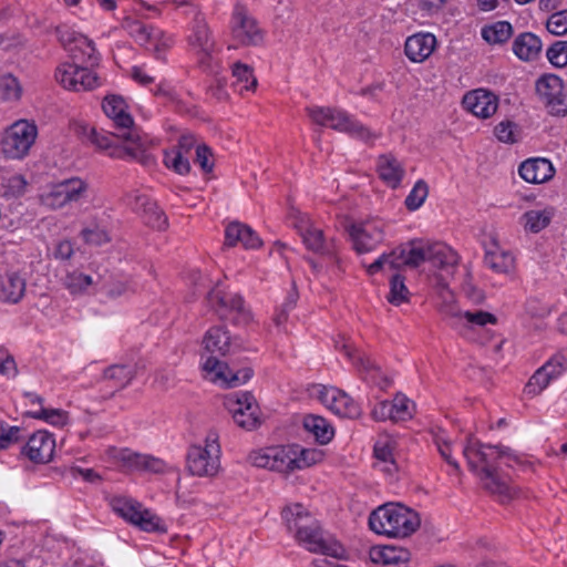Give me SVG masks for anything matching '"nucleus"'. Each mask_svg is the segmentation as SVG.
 <instances>
[{
    "mask_svg": "<svg viewBox=\"0 0 567 567\" xmlns=\"http://www.w3.org/2000/svg\"><path fill=\"white\" fill-rule=\"evenodd\" d=\"M0 94L3 100L16 101L21 95V87L18 80L11 74L0 78Z\"/></svg>",
    "mask_w": 567,
    "mask_h": 567,
    "instance_id": "54",
    "label": "nucleus"
},
{
    "mask_svg": "<svg viewBox=\"0 0 567 567\" xmlns=\"http://www.w3.org/2000/svg\"><path fill=\"white\" fill-rule=\"evenodd\" d=\"M420 524L421 518L415 511L395 503L379 506L369 517L370 528L389 537H408Z\"/></svg>",
    "mask_w": 567,
    "mask_h": 567,
    "instance_id": "5",
    "label": "nucleus"
},
{
    "mask_svg": "<svg viewBox=\"0 0 567 567\" xmlns=\"http://www.w3.org/2000/svg\"><path fill=\"white\" fill-rule=\"evenodd\" d=\"M563 369L559 361H548L529 378L524 389L525 393L532 396L538 395L554 378L560 374Z\"/></svg>",
    "mask_w": 567,
    "mask_h": 567,
    "instance_id": "26",
    "label": "nucleus"
},
{
    "mask_svg": "<svg viewBox=\"0 0 567 567\" xmlns=\"http://www.w3.org/2000/svg\"><path fill=\"white\" fill-rule=\"evenodd\" d=\"M62 284L72 295L83 293L87 287L93 284V279L89 275H84L78 270L66 272L62 279Z\"/></svg>",
    "mask_w": 567,
    "mask_h": 567,
    "instance_id": "48",
    "label": "nucleus"
},
{
    "mask_svg": "<svg viewBox=\"0 0 567 567\" xmlns=\"http://www.w3.org/2000/svg\"><path fill=\"white\" fill-rule=\"evenodd\" d=\"M303 426L322 445L329 443L334 435V430L330 423L319 415H307L303 419Z\"/></svg>",
    "mask_w": 567,
    "mask_h": 567,
    "instance_id": "36",
    "label": "nucleus"
},
{
    "mask_svg": "<svg viewBox=\"0 0 567 567\" xmlns=\"http://www.w3.org/2000/svg\"><path fill=\"white\" fill-rule=\"evenodd\" d=\"M554 215L555 209L551 207L532 209L524 213L520 220L526 231L537 234L550 224Z\"/></svg>",
    "mask_w": 567,
    "mask_h": 567,
    "instance_id": "35",
    "label": "nucleus"
},
{
    "mask_svg": "<svg viewBox=\"0 0 567 567\" xmlns=\"http://www.w3.org/2000/svg\"><path fill=\"white\" fill-rule=\"evenodd\" d=\"M547 58L557 68L567 65V41H556L553 43L547 50Z\"/></svg>",
    "mask_w": 567,
    "mask_h": 567,
    "instance_id": "55",
    "label": "nucleus"
},
{
    "mask_svg": "<svg viewBox=\"0 0 567 567\" xmlns=\"http://www.w3.org/2000/svg\"><path fill=\"white\" fill-rule=\"evenodd\" d=\"M55 450V441L47 431L33 433L22 453L33 463L47 464L52 461Z\"/></svg>",
    "mask_w": 567,
    "mask_h": 567,
    "instance_id": "23",
    "label": "nucleus"
},
{
    "mask_svg": "<svg viewBox=\"0 0 567 567\" xmlns=\"http://www.w3.org/2000/svg\"><path fill=\"white\" fill-rule=\"evenodd\" d=\"M207 299L220 319H231L238 326L252 320L250 310L238 292L215 288L208 292Z\"/></svg>",
    "mask_w": 567,
    "mask_h": 567,
    "instance_id": "10",
    "label": "nucleus"
},
{
    "mask_svg": "<svg viewBox=\"0 0 567 567\" xmlns=\"http://www.w3.org/2000/svg\"><path fill=\"white\" fill-rule=\"evenodd\" d=\"M25 292V279L17 272H8L1 280L0 298L10 303L19 302Z\"/></svg>",
    "mask_w": 567,
    "mask_h": 567,
    "instance_id": "33",
    "label": "nucleus"
},
{
    "mask_svg": "<svg viewBox=\"0 0 567 567\" xmlns=\"http://www.w3.org/2000/svg\"><path fill=\"white\" fill-rule=\"evenodd\" d=\"M114 457L122 468L128 472L145 471L157 474L166 470V463L163 460L127 449L117 451Z\"/></svg>",
    "mask_w": 567,
    "mask_h": 567,
    "instance_id": "22",
    "label": "nucleus"
},
{
    "mask_svg": "<svg viewBox=\"0 0 567 567\" xmlns=\"http://www.w3.org/2000/svg\"><path fill=\"white\" fill-rule=\"evenodd\" d=\"M104 378L114 381L118 389H124L134 379V369L130 365L114 364L104 371Z\"/></svg>",
    "mask_w": 567,
    "mask_h": 567,
    "instance_id": "49",
    "label": "nucleus"
},
{
    "mask_svg": "<svg viewBox=\"0 0 567 567\" xmlns=\"http://www.w3.org/2000/svg\"><path fill=\"white\" fill-rule=\"evenodd\" d=\"M81 235L83 237V240L90 245L99 246L110 241V236L107 231L99 226H94L92 228H84L81 231Z\"/></svg>",
    "mask_w": 567,
    "mask_h": 567,
    "instance_id": "58",
    "label": "nucleus"
},
{
    "mask_svg": "<svg viewBox=\"0 0 567 567\" xmlns=\"http://www.w3.org/2000/svg\"><path fill=\"white\" fill-rule=\"evenodd\" d=\"M231 39L239 47H260L265 41V30L259 21L243 6H236L230 21Z\"/></svg>",
    "mask_w": 567,
    "mask_h": 567,
    "instance_id": "11",
    "label": "nucleus"
},
{
    "mask_svg": "<svg viewBox=\"0 0 567 567\" xmlns=\"http://www.w3.org/2000/svg\"><path fill=\"white\" fill-rule=\"evenodd\" d=\"M32 403H38L39 405H42V398L32 395L31 399ZM28 416L43 420L47 423L62 427L68 424L69 422V413L61 409H45L43 406H40L37 411H31L27 413Z\"/></svg>",
    "mask_w": 567,
    "mask_h": 567,
    "instance_id": "37",
    "label": "nucleus"
},
{
    "mask_svg": "<svg viewBox=\"0 0 567 567\" xmlns=\"http://www.w3.org/2000/svg\"><path fill=\"white\" fill-rule=\"evenodd\" d=\"M371 416L374 421L383 422L390 420L394 422V415L390 401L383 400L379 402L371 411Z\"/></svg>",
    "mask_w": 567,
    "mask_h": 567,
    "instance_id": "63",
    "label": "nucleus"
},
{
    "mask_svg": "<svg viewBox=\"0 0 567 567\" xmlns=\"http://www.w3.org/2000/svg\"><path fill=\"white\" fill-rule=\"evenodd\" d=\"M291 454L295 456L291 472L310 467L323 460V452L318 449H303L300 445H291Z\"/></svg>",
    "mask_w": 567,
    "mask_h": 567,
    "instance_id": "39",
    "label": "nucleus"
},
{
    "mask_svg": "<svg viewBox=\"0 0 567 567\" xmlns=\"http://www.w3.org/2000/svg\"><path fill=\"white\" fill-rule=\"evenodd\" d=\"M463 455L470 470L482 481L484 489L496 496L501 503H507L515 497L514 487L498 474L502 465L512 467L519 462V456L509 447L482 444L470 437L463 447Z\"/></svg>",
    "mask_w": 567,
    "mask_h": 567,
    "instance_id": "1",
    "label": "nucleus"
},
{
    "mask_svg": "<svg viewBox=\"0 0 567 567\" xmlns=\"http://www.w3.org/2000/svg\"><path fill=\"white\" fill-rule=\"evenodd\" d=\"M102 107L106 116L114 122V134L124 143V148L114 150L111 157L120 159L128 157L142 165L153 163V157L146 153L143 140L134 128L132 116L126 112L124 99L118 95L106 96Z\"/></svg>",
    "mask_w": 567,
    "mask_h": 567,
    "instance_id": "4",
    "label": "nucleus"
},
{
    "mask_svg": "<svg viewBox=\"0 0 567 567\" xmlns=\"http://www.w3.org/2000/svg\"><path fill=\"white\" fill-rule=\"evenodd\" d=\"M173 38L164 30L156 28L154 31L151 44L154 47L155 53L159 54L171 48Z\"/></svg>",
    "mask_w": 567,
    "mask_h": 567,
    "instance_id": "61",
    "label": "nucleus"
},
{
    "mask_svg": "<svg viewBox=\"0 0 567 567\" xmlns=\"http://www.w3.org/2000/svg\"><path fill=\"white\" fill-rule=\"evenodd\" d=\"M307 114L311 121L320 126H327L340 133L348 134L363 143H372L378 134L358 121L352 115L337 107L310 106Z\"/></svg>",
    "mask_w": 567,
    "mask_h": 567,
    "instance_id": "6",
    "label": "nucleus"
},
{
    "mask_svg": "<svg viewBox=\"0 0 567 567\" xmlns=\"http://www.w3.org/2000/svg\"><path fill=\"white\" fill-rule=\"evenodd\" d=\"M383 223L374 219H367L359 223H351L346 229L352 240L353 248L358 254H367L374 250L384 239Z\"/></svg>",
    "mask_w": 567,
    "mask_h": 567,
    "instance_id": "16",
    "label": "nucleus"
},
{
    "mask_svg": "<svg viewBox=\"0 0 567 567\" xmlns=\"http://www.w3.org/2000/svg\"><path fill=\"white\" fill-rule=\"evenodd\" d=\"M378 173L384 183L392 188H396L405 171L398 158L391 154H383L378 159Z\"/></svg>",
    "mask_w": 567,
    "mask_h": 567,
    "instance_id": "32",
    "label": "nucleus"
},
{
    "mask_svg": "<svg viewBox=\"0 0 567 567\" xmlns=\"http://www.w3.org/2000/svg\"><path fill=\"white\" fill-rule=\"evenodd\" d=\"M369 556L375 564L400 566L410 560L411 554L403 547L375 546L370 549Z\"/></svg>",
    "mask_w": 567,
    "mask_h": 567,
    "instance_id": "30",
    "label": "nucleus"
},
{
    "mask_svg": "<svg viewBox=\"0 0 567 567\" xmlns=\"http://www.w3.org/2000/svg\"><path fill=\"white\" fill-rule=\"evenodd\" d=\"M63 196V192H61L59 185L54 184L48 190L40 194L39 200L41 205L48 208L59 209L69 204Z\"/></svg>",
    "mask_w": 567,
    "mask_h": 567,
    "instance_id": "53",
    "label": "nucleus"
},
{
    "mask_svg": "<svg viewBox=\"0 0 567 567\" xmlns=\"http://www.w3.org/2000/svg\"><path fill=\"white\" fill-rule=\"evenodd\" d=\"M58 82L68 90L90 91L99 86L100 79L90 68L79 64L63 63L55 72Z\"/></svg>",
    "mask_w": 567,
    "mask_h": 567,
    "instance_id": "19",
    "label": "nucleus"
},
{
    "mask_svg": "<svg viewBox=\"0 0 567 567\" xmlns=\"http://www.w3.org/2000/svg\"><path fill=\"white\" fill-rule=\"evenodd\" d=\"M270 446L256 449L249 452L247 462L255 467L270 471Z\"/></svg>",
    "mask_w": 567,
    "mask_h": 567,
    "instance_id": "57",
    "label": "nucleus"
},
{
    "mask_svg": "<svg viewBox=\"0 0 567 567\" xmlns=\"http://www.w3.org/2000/svg\"><path fill=\"white\" fill-rule=\"evenodd\" d=\"M165 165L179 175H186L190 172V163L185 154L172 148L165 152Z\"/></svg>",
    "mask_w": 567,
    "mask_h": 567,
    "instance_id": "50",
    "label": "nucleus"
},
{
    "mask_svg": "<svg viewBox=\"0 0 567 567\" xmlns=\"http://www.w3.org/2000/svg\"><path fill=\"white\" fill-rule=\"evenodd\" d=\"M270 471L289 474L295 455L291 454V445H271L270 450Z\"/></svg>",
    "mask_w": 567,
    "mask_h": 567,
    "instance_id": "38",
    "label": "nucleus"
},
{
    "mask_svg": "<svg viewBox=\"0 0 567 567\" xmlns=\"http://www.w3.org/2000/svg\"><path fill=\"white\" fill-rule=\"evenodd\" d=\"M462 103L464 109L473 115L488 118L498 107V97L491 91L477 89L466 93Z\"/></svg>",
    "mask_w": 567,
    "mask_h": 567,
    "instance_id": "24",
    "label": "nucleus"
},
{
    "mask_svg": "<svg viewBox=\"0 0 567 567\" xmlns=\"http://www.w3.org/2000/svg\"><path fill=\"white\" fill-rule=\"evenodd\" d=\"M212 156V150L206 144H199L196 146V162L206 173H210L214 168V163L210 162Z\"/></svg>",
    "mask_w": 567,
    "mask_h": 567,
    "instance_id": "62",
    "label": "nucleus"
},
{
    "mask_svg": "<svg viewBox=\"0 0 567 567\" xmlns=\"http://www.w3.org/2000/svg\"><path fill=\"white\" fill-rule=\"evenodd\" d=\"M436 39L431 33H417L405 41L404 52L412 62L425 61L434 51Z\"/></svg>",
    "mask_w": 567,
    "mask_h": 567,
    "instance_id": "27",
    "label": "nucleus"
},
{
    "mask_svg": "<svg viewBox=\"0 0 567 567\" xmlns=\"http://www.w3.org/2000/svg\"><path fill=\"white\" fill-rule=\"evenodd\" d=\"M231 74L236 79L237 83H244L245 85L240 89L239 93L243 95L244 92H255L258 86V80L254 75V69L243 62H236L231 66Z\"/></svg>",
    "mask_w": 567,
    "mask_h": 567,
    "instance_id": "42",
    "label": "nucleus"
},
{
    "mask_svg": "<svg viewBox=\"0 0 567 567\" xmlns=\"http://www.w3.org/2000/svg\"><path fill=\"white\" fill-rule=\"evenodd\" d=\"M410 300V291L405 286V277L401 274H395L390 279V292L388 301L393 306H401Z\"/></svg>",
    "mask_w": 567,
    "mask_h": 567,
    "instance_id": "47",
    "label": "nucleus"
},
{
    "mask_svg": "<svg viewBox=\"0 0 567 567\" xmlns=\"http://www.w3.org/2000/svg\"><path fill=\"white\" fill-rule=\"evenodd\" d=\"M281 516L290 532L295 533V538L307 550L342 558L344 556L343 546L332 536L324 533L319 522L300 503L286 506Z\"/></svg>",
    "mask_w": 567,
    "mask_h": 567,
    "instance_id": "3",
    "label": "nucleus"
},
{
    "mask_svg": "<svg viewBox=\"0 0 567 567\" xmlns=\"http://www.w3.org/2000/svg\"><path fill=\"white\" fill-rule=\"evenodd\" d=\"M113 511L126 522L138 527L143 532L165 534L167 527L163 519L135 499L127 497H114L112 499Z\"/></svg>",
    "mask_w": 567,
    "mask_h": 567,
    "instance_id": "9",
    "label": "nucleus"
},
{
    "mask_svg": "<svg viewBox=\"0 0 567 567\" xmlns=\"http://www.w3.org/2000/svg\"><path fill=\"white\" fill-rule=\"evenodd\" d=\"M235 338L224 326L210 327L203 336L200 355L205 359L204 363L209 360H220L233 350Z\"/></svg>",
    "mask_w": 567,
    "mask_h": 567,
    "instance_id": "20",
    "label": "nucleus"
},
{
    "mask_svg": "<svg viewBox=\"0 0 567 567\" xmlns=\"http://www.w3.org/2000/svg\"><path fill=\"white\" fill-rule=\"evenodd\" d=\"M293 227L302 239L305 247L317 255L333 256V240L327 239L324 231L303 214L295 217Z\"/></svg>",
    "mask_w": 567,
    "mask_h": 567,
    "instance_id": "17",
    "label": "nucleus"
},
{
    "mask_svg": "<svg viewBox=\"0 0 567 567\" xmlns=\"http://www.w3.org/2000/svg\"><path fill=\"white\" fill-rule=\"evenodd\" d=\"M512 33V25L507 21H498L482 29L483 39L492 44L506 42Z\"/></svg>",
    "mask_w": 567,
    "mask_h": 567,
    "instance_id": "43",
    "label": "nucleus"
},
{
    "mask_svg": "<svg viewBox=\"0 0 567 567\" xmlns=\"http://www.w3.org/2000/svg\"><path fill=\"white\" fill-rule=\"evenodd\" d=\"M542 50V41L533 33L526 32L518 35L513 43L514 53L525 61L534 60Z\"/></svg>",
    "mask_w": 567,
    "mask_h": 567,
    "instance_id": "34",
    "label": "nucleus"
},
{
    "mask_svg": "<svg viewBox=\"0 0 567 567\" xmlns=\"http://www.w3.org/2000/svg\"><path fill=\"white\" fill-rule=\"evenodd\" d=\"M61 44L69 51L72 64L92 68L99 63V54L92 40L69 29L58 28Z\"/></svg>",
    "mask_w": 567,
    "mask_h": 567,
    "instance_id": "14",
    "label": "nucleus"
},
{
    "mask_svg": "<svg viewBox=\"0 0 567 567\" xmlns=\"http://www.w3.org/2000/svg\"><path fill=\"white\" fill-rule=\"evenodd\" d=\"M429 195V186L423 181H417L410 194L405 198V206L409 210H416L420 208L423 203L425 202L426 197Z\"/></svg>",
    "mask_w": 567,
    "mask_h": 567,
    "instance_id": "51",
    "label": "nucleus"
},
{
    "mask_svg": "<svg viewBox=\"0 0 567 567\" xmlns=\"http://www.w3.org/2000/svg\"><path fill=\"white\" fill-rule=\"evenodd\" d=\"M37 126L28 121H17L2 137V152L10 158L24 157L37 138Z\"/></svg>",
    "mask_w": 567,
    "mask_h": 567,
    "instance_id": "12",
    "label": "nucleus"
},
{
    "mask_svg": "<svg viewBox=\"0 0 567 567\" xmlns=\"http://www.w3.org/2000/svg\"><path fill=\"white\" fill-rule=\"evenodd\" d=\"M75 132L86 137V140L94 145L97 150H109V155L116 148H124L114 143V138L120 140L114 132L97 131L95 127H91L84 124H78Z\"/></svg>",
    "mask_w": 567,
    "mask_h": 567,
    "instance_id": "31",
    "label": "nucleus"
},
{
    "mask_svg": "<svg viewBox=\"0 0 567 567\" xmlns=\"http://www.w3.org/2000/svg\"><path fill=\"white\" fill-rule=\"evenodd\" d=\"M461 315L467 320L468 323L478 327H484L487 323L495 324L497 321L496 317L493 313L483 310L465 311Z\"/></svg>",
    "mask_w": 567,
    "mask_h": 567,
    "instance_id": "60",
    "label": "nucleus"
},
{
    "mask_svg": "<svg viewBox=\"0 0 567 567\" xmlns=\"http://www.w3.org/2000/svg\"><path fill=\"white\" fill-rule=\"evenodd\" d=\"M484 264L498 275H512L515 271V257L495 239L485 248Z\"/></svg>",
    "mask_w": 567,
    "mask_h": 567,
    "instance_id": "25",
    "label": "nucleus"
},
{
    "mask_svg": "<svg viewBox=\"0 0 567 567\" xmlns=\"http://www.w3.org/2000/svg\"><path fill=\"white\" fill-rule=\"evenodd\" d=\"M187 43L198 58V64L205 71L213 72V53L216 42L207 19L199 7H194V20Z\"/></svg>",
    "mask_w": 567,
    "mask_h": 567,
    "instance_id": "8",
    "label": "nucleus"
},
{
    "mask_svg": "<svg viewBox=\"0 0 567 567\" xmlns=\"http://www.w3.org/2000/svg\"><path fill=\"white\" fill-rule=\"evenodd\" d=\"M390 403L394 415V422L409 421L413 419L415 404L405 394L398 392Z\"/></svg>",
    "mask_w": 567,
    "mask_h": 567,
    "instance_id": "46",
    "label": "nucleus"
},
{
    "mask_svg": "<svg viewBox=\"0 0 567 567\" xmlns=\"http://www.w3.org/2000/svg\"><path fill=\"white\" fill-rule=\"evenodd\" d=\"M535 89L550 115L565 116L567 114V91L559 76L545 74L536 81Z\"/></svg>",
    "mask_w": 567,
    "mask_h": 567,
    "instance_id": "15",
    "label": "nucleus"
},
{
    "mask_svg": "<svg viewBox=\"0 0 567 567\" xmlns=\"http://www.w3.org/2000/svg\"><path fill=\"white\" fill-rule=\"evenodd\" d=\"M494 133L499 142L503 143H515L516 140V124L512 121H503L498 123Z\"/></svg>",
    "mask_w": 567,
    "mask_h": 567,
    "instance_id": "59",
    "label": "nucleus"
},
{
    "mask_svg": "<svg viewBox=\"0 0 567 567\" xmlns=\"http://www.w3.org/2000/svg\"><path fill=\"white\" fill-rule=\"evenodd\" d=\"M123 28L128 31L130 35L143 47L150 45L156 27L147 25L138 20L125 18Z\"/></svg>",
    "mask_w": 567,
    "mask_h": 567,
    "instance_id": "40",
    "label": "nucleus"
},
{
    "mask_svg": "<svg viewBox=\"0 0 567 567\" xmlns=\"http://www.w3.org/2000/svg\"><path fill=\"white\" fill-rule=\"evenodd\" d=\"M61 192H63V198L70 203H76L82 199L87 192V184L78 177L69 178L58 183Z\"/></svg>",
    "mask_w": 567,
    "mask_h": 567,
    "instance_id": "45",
    "label": "nucleus"
},
{
    "mask_svg": "<svg viewBox=\"0 0 567 567\" xmlns=\"http://www.w3.org/2000/svg\"><path fill=\"white\" fill-rule=\"evenodd\" d=\"M425 261L452 276L458 258L443 243L414 240L393 249L390 254H383L367 268V271L374 275L385 267L391 270H400L402 267L416 268Z\"/></svg>",
    "mask_w": 567,
    "mask_h": 567,
    "instance_id": "2",
    "label": "nucleus"
},
{
    "mask_svg": "<svg viewBox=\"0 0 567 567\" xmlns=\"http://www.w3.org/2000/svg\"><path fill=\"white\" fill-rule=\"evenodd\" d=\"M555 169L551 163L546 158L527 159L519 166L520 177L534 184H540L549 181L554 176Z\"/></svg>",
    "mask_w": 567,
    "mask_h": 567,
    "instance_id": "28",
    "label": "nucleus"
},
{
    "mask_svg": "<svg viewBox=\"0 0 567 567\" xmlns=\"http://www.w3.org/2000/svg\"><path fill=\"white\" fill-rule=\"evenodd\" d=\"M312 391V394L337 415L349 419H357L361 415L360 406L344 391L321 384L313 386Z\"/></svg>",
    "mask_w": 567,
    "mask_h": 567,
    "instance_id": "18",
    "label": "nucleus"
},
{
    "mask_svg": "<svg viewBox=\"0 0 567 567\" xmlns=\"http://www.w3.org/2000/svg\"><path fill=\"white\" fill-rule=\"evenodd\" d=\"M432 434H433V441H434L441 456L451 466H453L455 470H458L460 465L456 462V460L453 457V451H454L453 440L442 429H437L436 431H433Z\"/></svg>",
    "mask_w": 567,
    "mask_h": 567,
    "instance_id": "44",
    "label": "nucleus"
},
{
    "mask_svg": "<svg viewBox=\"0 0 567 567\" xmlns=\"http://www.w3.org/2000/svg\"><path fill=\"white\" fill-rule=\"evenodd\" d=\"M186 462L189 473L194 476H216L220 470V444L217 432H208L204 445H192Z\"/></svg>",
    "mask_w": 567,
    "mask_h": 567,
    "instance_id": "7",
    "label": "nucleus"
},
{
    "mask_svg": "<svg viewBox=\"0 0 567 567\" xmlns=\"http://www.w3.org/2000/svg\"><path fill=\"white\" fill-rule=\"evenodd\" d=\"M547 30L555 35L567 33V10L553 13L546 23Z\"/></svg>",
    "mask_w": 567,
    "mask_h": 567,
    "instance_id": "56",
    "label": "nucleus"
},
{
    "mask_svg": "<svg viewBox=\"0 0 567 567\" xmlns=\"http://www.w3.org/2000/svg\"><path fill=\"white\" fill-rule=\"evenodd\" d=\"M393 446L394 441L390 437L379 440L374 445V456L378 461L384 464L381 471L388 474H392L398 470L392 455Z\"/></svg>",
    "mask_w": 567,
    "mask_h": 567,
    "instance_id": "41",
    "label": "nucleus"
},
{
    "mask_svg": "<svg viewBox=\"0 0 567 567\" xmlns=\"http://www.w3.org/2000/svg\"><path fill=\"white\" fill-rule=\"evenodd\" d=\"M225 406L231 413L235 423L246 430L254 431L261 424L259 406L249 392L233 393L226 396Z\"/></svg>",
    "mask_w": 567,
    "mask_h": 567,
    "instance_id": "13",
    "label": "nucleus"
},
{
    "mask_svg": "<svg viewBox=\"0 0 567 567\" xmlns=\"http://www.w3.org/2000/svg\"><path fill=\"white\" fill-rule=\"evenodd\" d=\"M237 244L246 249H254L260 247L262 241L249 226L234 221L226 228L225 245L233 247Z\"/></svg>",
    "mask_w": 567,
    "mask_h": 567,
    "instance_id": "29",
    "label": "nucleus"
},
{
    "mask_svg": "<svg viewBox=\"0 0 567 567\" xmlns=\"http://www.w3.org/2000/svg\"><path fill=\"white\" fill-rule=\"evenodd\" d=\"M205 378L214 383H219L225 388H236L246 383L252 375L250 368H245L233 372L228 365L221 360H209L203 363Z\"/></svg>",
    "mask_w": 567,
    "mask_h": 567,
    "instance_id": "21",
    "label": "nucleus"
},
{
    "mask_svg": "<svg viewBox=\"0 0 567 567\" xmlns=\"http://www.w3.org/2000/svg\"><path fill=\"white\" fill-rule=\"evenodd\" d=\"M144 223L157 230H165L168 226V220L165 213L154 202L142 216Z\"/></svg>",
    "mask_w": 567,
    "mask_h": 567,
    "instance_id": "52",
    "label": "nucleus"
},
{
    "mask_svg": "<svg viewBox=\"0 0 567 567\" xmlns=\"http://www.w3.org/2000/svg\"><path fill=\"white\" fill-rule=\"evenodd\" d=\"M153 203L154 200L152 198L143 194L135 193L130 196V205L132 209L140 214L141 217Z\"/></svg>",
    "mask_w": 567,
    "mask_h": 567,
    "instance_id": "64",
    "label": "nucleus"
}]
</instances>
